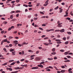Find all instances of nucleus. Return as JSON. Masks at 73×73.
<instances>
[{
	"label": "nucleus",
	"instance_id": "37",
	"mask_svg": "<svg viewBox=\"0 0 73 73\" xmlns=\"http://www.w3.org/2000/svg\"><path fill=\"white\" fill-rule=\"evenodd\" d=\"M62 24V23H60L58 25V26H60V25H61Z\"/></svg>",
	"mask_w": 73,
	"mask_h": 73
},
{
	"label": "nucleus",
	"instance_id": "34",
	"mask_svg": "<svg viewBox=\"0 0 73 73\" xmlns=\"http://www.w3.org/2000/svg\"><path fill=\"white\" fill-rule=\"evenodd\" d=\"M16 13H19V12H20V11L19 10H17L16 11Z\"/></svg>",
	"mask_w": 73,
	"mask_h": 73
},
{
	"label": "nucleus",
	"instance_id": "61",
	"mask_svg": "<svg viewBox=\"0 0 73 73\" xmlns=\"http://www.w3.org/2000/svg\"><path fill=\"white\" fill-rule=\"evenodd\" d=\"M39 5H40V4L39 3H38L36 4V7H38V6H39Z\"/></svg>",
	"mask_w": 73,
	"mask_h": 73
},
{
	"label": "nucleus",
	"instance_id": "28",
	"mask_svg": "<svg viewBox=\"0 0 73 73\" xmlns=\"http://www.w3.org/2000/svg\"><path fill=\"white\" fill-rule=\"evenodd\" d=\"M13 15H11L10 16V19H13Z\"/></svg>",
	"mask_w": 73,
	"mask_h": 73
},
{
	"label": "nucleus",
	"instance_id": "6",
	"mask_svg": "<svg viewBox=\"0 0 73 73\" xmlns=\"http://www.w3.org/2000/svg\"><path fill=\"white\" fill-rule=\"evenodd\" d=\"M38 66L39 67H40V68H43V66L41 64H39L38 65Z\"/></svg>",
	"mask_w": 73,
	"mask_h": 73
},
{
	"label": "nucleus",
	"instance_id": "56",
	"mask_svg": "<svg viewBox=\"0 0 73 73\" xmlns=\"http://www.w3.org/2000/svg\"><path fill=\"white\" fill-rule=\"evenodd\" d=\"M22 54H24V51H22Z\"/></svg>",
	"mask_w": 73,
	"mask_h": 73
},
{
	"label": "nucleus",
	"instance_id": "1",
	"mask_svg": "<svg viewBox=\"0 0 73 73\" xmlns=\"http://www.w3.org/2000/svg\"><path fill=\"white\" fill-rule=\"evenodd\" d=\"M60 31L61 33H62V32H65V29H63L61 30H60Z\"/></svg>",
	"mask_w": 73,
	"mask_h": 73
},
{
	"label": "nucleus",
	"instance_id": "8",
	"mask_svg": "<svg viewBox=\"0 0 73 73\" xmlns=\"http://www.w3.org/2000/svg\"><path fill=\"white\" fill-rule=\"evenodd\" d=\"M15 63H16V62H13L11 64H10V65L11 66H12V65H15Z\"/></svg>",
	"mask_w": 73,
	"mask_h": 73
},
{
	"label": "nucleus",
	"instance_id": "33",
	"mask_svg": "<svg viewBox=\"0 0 73 73\" xmlns=\"http://www.w3.org/2000/svg\"><path fill=\"white\" fill-rule=\"evenodd\" d=\"M60 52H65V50H60Z\"/></svg>",
	"mask_w": 73,
	"mask_h": 73
},
{
	"label": "nucleus",
	"instance_id": "63",
	"mask_svg": "<svg viewBox=\"0 0 73 73\" xmlns=\"http://www.w3.org/2000/svg\"><path fill=\"white\" fill-rule=\"evenodd\" d=\"M34 56H35V55H32L30 57L32 58L33 57H34Z\"/></svg>",
	"mask_w": 73,
	"mask_h": 73
},
{
	"label": "nucleus",
	"instance_id": "40",
	"mask_svg": "<svg viewBox=\"0 0 73 73\" xmlns=\"http://www.w3.org/2000/svg\"><path fill=\"white\" fill-rule=\"evenodd\" d=\"M72 70V69L71 68H70L68 70V72H69L70 71H71L70 70Z\"/></svg>",
	"mask_w": 73,
	"mask_h": 73
},
{
	"label": "nucleus",
	"instance_id": "25",
	"mask_svg": "<svg viewBox=\"0 0 73 73\" xmlns=\"http://www.w3.org/2000/svg\"><path fill=\"white\" fill-rule=\"evenodd\" d=\"M62 10H63V9H60L59 11L60 13H61V12H62Z\"/></svg>",
	"mask_w": 73,
	"mask_h": 73
},
{
	"label": "nucleus",
	"instance_id": "57",
	"mask_svg": "<svg viewBox=\"0 0 73 73\" xmlns=\"http://www.w3.org/2000/svg\"><path fill=\"white\" fill-rule=\"evenodd\" d=\"M44 63H45V62H41L40 63V64H44Z\"/></svg>",
	"mask_w": 73,
	"mask_h": 73
},
{
	"label": "nucleus",
	"instance_id": "55",
	"mask_svg": "<svg viewBox=\"0 0 73 73\" xmlns=\"http://www.w3.org/2000/svg\"><path fill=\"white\" fill-rule=\"evenodd\" d=\"M68 54H69V55H72V54H73H73L72 52H70Z\"/></svg>",
	"mask_w": 73,
	"mask_h": 73
},
{
	"label": "nucleus",
	"instance_id": "23",
	"mask_svg": "<svg viewBox=\"0 0 73 73\" xmlns=\"http://www.w3.org/2000/svg\"><path fill=\"white\" fill-rule=\"evenodd\" d=\"M11 38H13V37L11 36H9V40H11Z\"/></svg>",
	"mask_w": 73,
	"mask_h": 73
},
{
	"label": "nucleus",
	"instance_id": "53",
	"mask_svg": "<svg viewBox=\"0 0 73 73\" xmlns=\"http://www.w3.org/2000/svg\"><path fill=\"white\" fill-rule=\"evenodd\" d=\"M67 57L68 58H71V57L69 56H67Z\"/></svg>",
	"mask_w": 73,
	"mask_h": 73
},
{
	"label": "nucleus",
	"instance_id": "22",
	"mask_svg": "<svg viewBox=\"0 0 73 73\" xmlns=\"http://www.w3.org/2000/svg\"><path fill=\"white\" fill-rule=\"evenodd\" d=\"M13 61H14L13 60H10L9 61V62H13Z\"/></svg>",
	"mask_w": 73,
	"mask_h": 73
},
{
	"label": "nucleus",
	"instance_id": "2",
	"mask_svg": "<svg viewBox=\"0 0 73 73\" xmlns=\"http://www.w3.org/2000/svg\"><path fill=\"white\" fill-rule=\"evenodd\" d=\"M18 42V41L17 40H15L13 41L14 44H19V43H17Z\"/></svg>",
	"mask_w": 73,
	"mask_h": 73
},
{
	"label": "nucleus",
	"instance_id": "46",
	"mask_svg": "<svg viewBox=\"0 0 73 73\" xmlns=\"http://www.w3.org/2000/svg\"><path fill=\"white\" fill-rule=\"evenodd\" d=\"M39 29H40V30H41L42 31H43V29H42V28L40 27L39 28Z\"/></svg>",
	"mask_w": 73,
	"mask_h": 73
},
{
	"label": "nucleus",
	"instance_id": "59",
	"mask_svg": "<svg viewBox=\"0 0 73 73\" xmlns=\"http://www.w3.org/2000/svg\"><path fill=\"white\" fill-rule=\"evenodd\" d=\"M58 6H57L55 8V9L56 10L57 9H58Z\"/></svg>",
	"mask_w": 73,
	"mask_h": 73
},
{
	"label": "nucleus",
	"instance_id": "7",
	"mask_svg": "<svg viewBox=\"0 0 73 73\" xmlns=\"http://www.w3.org/2000/svg\"><path fill=\"white\" fill-rule=\"evenodd\" d=\"M14 69H15V70H17L18 69H20V68L19 67H17L15 68Z\"/></svg>",
	"mask_w": 73,
	"mask_h": 73
},
{
	"label": "nucleus",
	"instance_id": "32",
	"mask_svg": "<svg viewBox=\"0 0 73 73\" xmlns=\"http://www.w3.org/2000/svg\"><path fill=\"white\" fill-rule=\"evenodd\" d=\"M29 7H32V5H28Z\"/></svg>",
	"mask_w": 73,
	"mask_h": 73
},
{
	"label": "nucleus",
	"instance_id": "47",
	"mask_svg": "<svg viewBox=\"0 0 73 73\" xmlns=\"http://www.w3.org/2000/svg\"><path fill=\"white\" fill-rule=\"evenodd\" d=\"M3 42H4V40H3L1 42V45H3Z\"/></svg>",
	"mask_w": 73,
	"mask_h": 73
},
{
	"label": "nucleus",
	"instance_id": "49",
	"mask_svg": "<svg viewBox=\"0 0 73 73\" xmlns=\"http://www.w3.org/2000/svg\"><path fill=\"white\" fill-rule=\"evenodd\" d=\"M11 29H12L11 27H10L9 28V29H8V31H11Z\"/></svg>",
	"mask_w": 73,
	"mask_h": 73
},
{
	"label": "nucleus",
	"instance_id": "9",
	"mask_svg": "<svg viewBox=\"0 0 73 73\" xmlns=\"http://www.w3.org/2000/svg\"><path fill=\"white\" fill-rule=\"evenodd\" d=\"M65 70H62L60 72H61V73H64V72H65Z\"/></svg>",
	"mask_w": 73,
	"mask_h": 73
},
{
	"label": "nucleus",
	"instance_id": "58",
	"mask_svg": "<svg viewBox=\"0 0 73 73\" xmlns=\"http://www.w3.org/2000/svg\"><path fill=\"white\" fill-rule=\"evenodd\" d=\"M4 32V31H1V33H2V34H3Z\"/></svg>",
	"mask_w": 73,
	"mask_h": 73
},
{
	"label": "nucleus",
	"instance_id": "16",
	"mask_svg": "<svg viewBox=\"0 0 73 73\" xmlns=\"http://www.w3.org/2000/svg\"><path fill=\"white\" fill-rule=\"evenodd\" d=\"M43 44H44V45H46V46H48V44L46 43H43Z\"/></svg>",
	"mask_w": 73,
	"mask_h": 73
},
{
	"label": "nucleus",
	"instance_id": "43",
	"mask_svg": "<svg viewBox=\"0 0 73 73\" xmlns=\"http://www.w3.org/2000/svg\"><path fill=\"white\" fill-rule=\"evenodd\" d=\"M15 11H11V14H12V13H15Z\"/></svg>",
	"mask_w": 73,
	"mask_h": 73
},
{
	"label": "nucleus",
	"instance_id": "18",
	"mask_svg": "<svg viewBox=\"0 0 73 73\" xmlns=\"http://www.w3.org/2000/svg\"><path fill=\"white\" fill-rule=\"evenodd\" d=\"M23 6H24V7H28V5L25 4H24L23 5Z\"/></svg>",
	"mask_w": 73,
	"mask_h": 73
},
{
	"label": "nucleus",
	"instance_id": "38",
	"mask_svg": "<svg viewBox=\"0 0 73 73\" xmlns=\"http://www.w3.org/2000/svg\"><path fill=\"white\" fill-rule=\"evenodd\" d=\"M59 31H60V30H59V29L56 30L55 31V32H59Z\"/></svg>",
	"mask_w": 73,
	"mask_h": 73
},
{
	"label": "nucleus",
	"instance_id": "29",
	"mask_svg": "<svg viewBox=\"0 0 73 73\" xmlns=\"http://www.w3.org/2000/svg\"><path fill=\"white\" fill-rule=\"evenodd\" d=\"M68 54V52H66L64 53V54L65 55H67Z\"/></svg>",
	"mask_w": 73,
	"mask_h": 73
},
{
	"label": "nucleus",
	"instance_id": "30",
	"mask_svg": "<svg viewBox=\"0 0 73 73\" xmlns=\"http://www.w3.org/2000/svg\"><path fill=\"white\" fill-rule=\"evenodd\" d=\"M49 39V38H48V37H45L44 38V40H48Z\"/></svg>",
	"mask_w": 73,
	"mask_h": 73
},
{
	"label": "nucleus",
	"instance_id": "17",
	"mask_svg": "<svg viewBox=\"0 0 73 73\" xmlns=\"http://www.w3.org/2000/svg\"><path fill=\"white\" fill-rule=\"evenodd\" d=\"M67 33L68 35H71L72 33L70 32H67Z\"/></svg>",
	"mask_w": 73,
	"mask_h": 73
},
{
	"label": "nucleus",
	"instance_id": "44",
	"mask_svg": "<svg viewBox=\"0 0 73 73\" xmlns=\"http://www.w3.org/2000/svg\"><path fill=\"white\" fill-rule=\"evenodd\" d=\"M46 71H48V72H50V69H48L46 70Z\"/></svg>",
	"mask_w": 73,
	"mask_h": 73
},
{
	"label": "nucleus",
	"instance_id": "19",
	"mask_svg": "<svg viewBox=\"0 0 73 73\" xmlns=\"http://www.w3.org/2000/svg\"><path fill=\"white\" fill-rule=\"evenodd\" d=\"M56 53L55 52H52L51 54L52 55L56 54Z\"/></svg>",
	"mask_w": 73,
	"mask_h": 73
},
{
	"label": "nucleus",
	"instance_id": "35",
	"mask_svg": "<svg viewBox=\"0 0 73 73\" xmlns=\"http://www.w3.org/2000/svg\"><path fill=\"white\" fill-rule=\"evenodd\" d=\"M66 37H64L62 38V40H64V41H65L66 40Z\"/></svg>",
	"mask_w": 73,
	"mask_h": 73
},
{
	"label": "nucleus",
	"instance_id": "31",
	"mask_svg": "<svg viewBox=\"0 0 73 73\" xmlns=\"http://www.w3.org/2000/svg\"><path fill=\"white\" fill-rule=\"evenodd\" d=\"M68 43H69V42L68 41H66L65 42V44H68Z\"/></svg>",
	"mask_w": 73,
	"mask_h": 73
},
{
	"label": "nucleus",
	"instance_id": "62",
	"mask_svg": "<svg viewBox=\"0 0 73 73\" xmlns=\"http://www.w3.org/2000/svg\"><path fill=\"white\" fill-rule=\"evenodd\" d=\"M57 59V57L55 56L54 58V60H56V59Z\"/></svg>",
	"mask_w": 73,
	"mask_h": 73
},
{
	"label": "nucleus",
	"instance_id": "60",
	"mask_svg": "<svg viewBox=\"0 0 73 73\" xmlns=\"http://www.w3.org/2000/svg\"><path fill=\"white\" fill-rule=\"evenodd\" d=\"M67 16H68V15L66 14L64 16V17H66Z\"/></svg>",
	"mask_w": 73,
	"mask_h": 73
},
{
	"label": "nucleus",
	"instance_id": "26",
	"mask_svg": "<svg viewBox=\"0 0 73 73\" xmlns=\"http://www.w3.org/2000/svg\"><path fill=\"white\" fill-rule=\"evenodd\" d=\"M55 48H53L52 50V52H55Z\"/></svg>",
	"mask_w": 73,
	"mask_h": 73
},
{
	"label": "nucleus",
	"instance_id": "41",
	"mask_svg": "<svg viewBox=\"0 0 73 73\" xmlns=\"http://www.w3.org/2000/svg\"><path fill=\"white\" fill-rule=\"evenodd\" d=\"M46 36V35H43L42 36V38H44V37H45Z\"/></svg>",
	"mask_w": 73,
	"mask_h": 73
},
{
	"label": "nucleus",
	"instance_id": "14",
	"mask_svg": "<svg viewBox=\"0 0 73 73\" xmlns=\"http://www.w3.org/2000/svg\"><path fill=\"white\" fill-rule=\"evenodd\" d=\"M14 49H11L10 50V52H13V51H14Z\"/></svg>",
	"mask_w": 73,
	"mask_h": 73
},
{
	"label": "nucleus",
	"instance_id": "12",
	"mask_svg": "<svg viewBox=\"0 0 73 73\" xmlns=\"http://www.w3.org/2000/svg\"><path fill=\"white\" fill-rule=\"evenodd\" d=\"M56 41H58V42H60V41H61V40L60 39H56L55 40Z\"/></svg>",
	"mask_w": 73,
	"mask_h": 73
},
{
	"label": "nucleus",
	"instance_id": "45",
	"mask_svg": "<svg viewBox=\"0 0 73 73\" xmlns=\"http://www.w3.org/2000/svg\"><path fill=\"white\" fill-rule=\"evenodd\" d=\"M46 31L47 32H50V30L47 29L46 30Z\"/></svg>",
	"mask_w": 73,
	"mask_h": 73
},
{
	"label": "nucleus",
	"instance_id": "3",
	"mask_svg": "<svg viewBox=\"0 0 73 73\" xmlns=\"http://www.w3.org/2000/svg\"><path fill=\"white\" fill-rule=\"evenodd\" d=\"M38 68V67H35L32 68V69H37Z\"/></svg>",
	"mask_w": 73,
	"mask_h": 73
},
{
	"label": "nucleus",
	"instance_id": "64",
	"mask_svg": "<svg viewBox=\"0 0 73 73\" xmlns=\"http://www.w3.org/2000/svg\"><path fill=\"white\" fill-rule=\"evenodd\" d=\"M69 73H72L73 72L72 71H68Z\"/></svg>",
	"mask_w": 73,
	"mask_h": 73
},
{
	"label": "nucleus",
	"instance_id": "39",
	"mask_svg": "<svg viewBox=\"0 0 73 73\" xmlns=\"http://www.w3.org/2000/svg\"><path fill=\"white\" fill-rule=\"evenodd\" d=\"M49 68H50L51 69H53V67L51 66H49L48 67Z\"/></svg>",
	"mask_w": 73,
	"mask_h": 73
},
{
	"label": "nucleus",
	"instance_id": "54",
	"mask_svg": "<svg viewBox=\"0 0 73 73\" xmlns=\"http://www.w3.org/2000/svg\"><path fill=\"white\" fill-rule=\"evenodd\" d=\"M61 67L63 69H64V68H65V67L64 66H61Z\"/></svg>",
	"mask_w": 73,
	"mask_h": 73
},
{
	"label": "nucleus",
	"instance_id": "4",
	"mask_svg": "<svg viewBox=\"0 0 73 73\" xmlns=\"http://www.w3.org/2000/svg\"><path fill=\"white\" fill-rule=\"evenodd\" d=\"M35 60H36V61H38L39 60H40V58L38 57H36L35 58Z\"/></svg>",
	"mask_w": 73,
	"mask_h": 73
},
{
	"label": "nucleus",
	"instance_id": "52",
	"mask_svg": "<svg viewBox=\"0 0 73 73\" xmlns=\"http://www.w3.org/2000/svg\"><path fill=\"white\" fill-rule=\"evenodd\" d=\"M9 70L10 71H12V68H9Z\"/></svg>",
	"mask_w": 73,
	"mask_h": 73
},
{
	"label": "nucleus",
	"instance_id": "5",
	"mask_svg": "<svg viewBox=\"0 0 73 73\" xmlns=\"http://www.w3.org/2000/svg\"><path fill=\"white\" fill-rule=\"evenodd\" d=\"M45 3H46V4H44L43 5L44 6V7H46V6L48 4H49V3L48 2H47L46 3V2H45Z\"/></svg>",
	"mask_w": 73,
	"mask_h": 73
},
{
	"label": "nucleus",
	"instance_id": "42",
	"mask_svg": "<svg viewBox=\"0 0 73 73\" xmlns=\"http://www.w3.org/2000/svg\"><path fill=\"white\" fill-rule=\"evenodd\" d=\"M50 31H54V29H50Z\"/></svg>",
	"mask_w": 73,
	"mask_h": 73
},
{
	"label": "nucleus",
	"instance_id": "21",
	"mask_svg": "<svg viewBox=\"0 0 73 73\" xmlns=\"http://www.w3.org/2000/svg\"><path fill=\"white\" fill-rule=\"evenodd\" d=\"M56 43H57V44H61V43H62V42H61L60 41L59 42H57Z\"/></svg>",
	"mask_w": 73,
	"mask_h": 73
},
{
	"label": "nucleus",
	"instance_id": "51",
	"mask_svg": "<svg viewBox=\"0 0 73 73\" xmlns=\"http://www.w3.org/2000/svg\"><path fill=\"white\" fill-rule=\"evenodd\" d=\"M40 13L41 14H42V15H44V13L41 11H40Z\"/></svg>",
	"mask_w": 73,
	"mask_h": 73
},
{
	"label": "nucleus",
	"instance_id": "27",
	"mask_svg": "<svg viewBox=\"0 0 73 73\" xmlns=\"http://www.w3.org/2000/svg\"><path fill=\"white\" fill-rule=\"evenodd\" d=\"M15 52H16L15 51H14V52H12V54H13L14 55H15V54H16L15 53Z\"/></svg>",
	"mask_w": 73,
	"mask_h": 73
},
{
	"label": "nucleus",
	"instance_id": "10",
	"mask_svg": "<svg viewBox=\"0 0 73 73\" xmlns=\"http://www.w3.org/2000/svg\"><path fill=\"white\" fill-rule=\"evenodd\" d=\"M7 64H8V63L6 62V63H4V64H2V66L6 65H7Z\"/></svg>",
	"mask_w": 73,
	"mask_h": 73
},
{
	"label": "nucleus",
	"instance_id": "24",
	"mask_svg": "<svg viewBox=\"0 0 73 73\" xmlns=\"http://www.w3.org/2000/svg\"><path fill=\"white\" fill-rule=\"evenodd\" d=\"M67 19V20H70V18H69V17H67V18L66 19V20Z\"/></svg>",
	"mask_w": 73,
	"mask_h": 73
},
{
	"label": "nucleus",
	"instance_id": "13",
	"mask_svg": "<svg viewBox=\"0 0 73 73\" xmlns=\"http://www.w3.org/2000/svg\"><path fill=\"white\" fill-rule=\"evenodd\" d=\"M64 62H70V60H65Z\"/></svg>",
	"mask_w": 73,
	"mask_h": 73
},
{
	"label": "nucleus",
	"instance_id": "20",
	"mask_svg": "<svg viewBox=\"0 0 73 73\" xmlns=\"http://www.w3.org/2000/svg\"><path fill=\"white\" fill-rule=\"evenodd\" d=\"M48 60H53V58H48Z\"/></svg>",
	"mask_w": 73,
	"mask_h": 73
},
{
	"label": "nucleus",
	"instance_id": "15",
	"mask_svg": "<svg viewBox=\"0 0 73 73\" xmlns=\"http://www.w3.org/2000/svg\"><path fill=\"white\" fill-rule=\"evenodd\" d=\"M18 72V71H16L15 72H11V73H17Z\"/></svg>",
	"mask_w": 73,
	"mask_h": 73
},
{
	"label": "nucleus",
	"instance_id": "36",
	"mask_svg": "<svg viewBox=\"0 0 73 73\" xmlns=\"http://www.w3.org/2000/svg\"><path fill=\"white\" fill-rule=\"evenodd\" d=\"M25 60V59H23L21 60L20 61H21V62H22L23 61H24Z\"/></svg>",
	"mask_w": 73,
	"mask_h": 73
},
{
	"label": "nucleus",
	"instance_id": "11",
	"mask_svg": "<svg viewBox=\"0 0 73 73\" xmlns=\"http://www.w3.org/2000/svg\"><path fill=\"white\" fill-rule=\"evenodd\" d=\"M28 52H30L31 53H33V51L31 50H28Z\"/></svg>",
	"mask_w": 73,
	"mask_h": 73
},
{
	"label": "nucleus",
	"instance_id": "48",
	"mask_svg": "<svg viewBox=\"0 0 73 73\" xmlns=\"http://www.w3.org/2000/svg\"><path fill=\"white\" fill-rule=\"evenodd\" d=\"M37 18H34V20H37Z\"/></svg>",
	"mask_w": 73,
	"mask_h": 73
},
{
	"label": "nucleus",
	"instance_id": "50",
	"mask_svg": "<svg viewBox=\"0 0 73 73\" xmlns=\"http://www.w3.org/2000/svg\"><path fill=\"white\" fill-rule=\"evenodd\" d=\"M3 40V41H4V42H7V39H5V40Z\"/></svg>",
	"mask_w": 73,
	"mask_h": 73
}]
</instances>
